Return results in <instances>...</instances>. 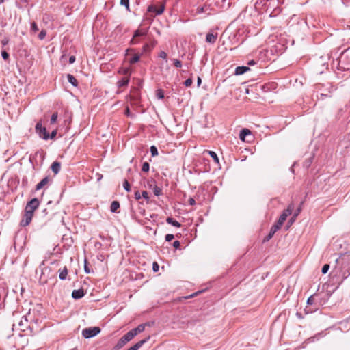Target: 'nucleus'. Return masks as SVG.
<instances>
[{"label": "nucleus", "mask_w": 350, "mask_h": 350, "mask_svg": "<svg viewBox=\"0 0 350 350\" xmlns=\"http://www.w3.org/2000/svg\"><path fill=\"white\" fill-rule=\"evenodd\" d=\"M134 336L133 334L129 332H128L126 334H124L122 337H121L119 340L118 341L117 344L115 346L116 350H119L121 348H122L127 342L131 341Z\"/></svg>", "instance_id": "obj_1"}, {"label": "nucleus", "mask_w": 350, "mask_h": 350, "mask_svg": "<svg viewBox=\"0 0 350 350\" xmlns=\"http://www.w3.org/2000/svg\"><path fill=\"white\" fill-rule=\"evenodd\" d=\"M100 332V329L98 327H88L82 331V336L85 338H90L96 336Z\"/></svg>", "instance_id": "obj_2"}, {"label": "nucleus", "mask_w": 350, "mask_h": 350, "mask_svg": "<svg viewBox=\"0 0 350 350\" xmlns=\"http://www.w3.org/2000/svg\"><path fill=\"white\" fill-rule=\"evenodd\" d=\"M39 204L40 201L38 198H34L31 199L29 202H27L25 206V212L33 215L34 211L38 208Z\"/></svg>", "instance_id": "obj_3"}, {"label": "nucleus", "mask_w": 350, "mask_h": 350, "mask_svg": "<svg viewBox=\"0 0 350 350\" xmlns=\"http://www.w3.org/2000/svg\"><path fill=\"white\" fill-rule=\"evenodd\" d=\"M280 228L281 226L276 223L273 225L269 234L264 238L263 242L269 241Z\"/></svg>", "instance_id": "obj_4"}, {"label": "nucleus", "mask_w": 350, "mask_h": 350, "mask_svg": "<svg viewBox=\"0 0 350 350\" xmlns=\"http://www.w3.org/2000/svg\"><path fill=\"white\" fill-rule=\"evenodd\" d=\"M35 129L39 137L41 138H42V136H45L47 133L46 128L42 126L41 122H37Z\"/></svg>", "instance_id": "obj_5"}, {"label": "nucleus", "mask_w": 350, "mask_h": 350, "mask_svg": "<svg viewBox=\"0 0 350 350\" xmlns=\"http://www.w3.org/2000/svg\"><path fill=\"white\" fill-rule=\"evenodd\" d=\"M33 215H31L30 213H27L25 212L24 217L21 221V223H20L21 226H23V227L28 226L31 221Z\"/></svg>", "instance_id": "obj_6"}, {"label": "nucleus", "mask_w": 350, "mask_h": 350, "mask_svg": "<svg viewBox=\"0 0 350 350\" xmlns=\"http://www.w3.org/2000/svg\"><path fill=\"white\" fill-rule=\"evenodd\" d=\"M18 326L20 329L22 331H25L26 329L29 327L28 325V319L27 316H23L20 321L18 322Z\"/></svg>", "instance_id": "obj_7"}, {"label": "nucleus", "mask_w": 350, "mask_h": 350, "mask_svg": "<svg viewBox=\"0 0 350 350\" xmlns=\"http://www.w3.org/2000/svg\"><path fill=\"white\" fill-rule=\"evenodd\" d=\"M150 336H148L146 338L141 340L140 341L135 343L134 345L129 348L127 350H138L144 344L149 340Z\"/></svg>", "instance_id": "obj_8"}, {"label": "nucleus", "mask_w": 350, "mask_h": 350, "mask_svg": "<svg viewBox=\"0 0 350 350\" xmlns=\"http://www.w3.org/2000/svg\"><path fill=\"white\" fill-rule=\"evenodd\" d=\"M85 295V292L83 288L74 290L72 292V297L75 299H79Z\"/></svg>", "instance_id": "obj_9"}, {"label": "nucleus", "mask_w": 350, "mask_h": 350, "mask_svg": "<svg viewBox=\"0 0 350 350\" xmlns=\"http://www.w3.org/2000/svg\"><path fill=\"white\" fill-rule=\"evenodd\" d=\"M165 7L164 5H162L159 8H157L154 5H150L148 8V12H154L156 15H160L164 12Z\"/></svg>", "instance_id": "obj_10"}, {"label": "nucleus", "mask_w": 350, "mask_h": 350, "mask_svg": "<svg viewBox=\"0 0 350 350\" xmlns=\"http://www.w3.org/2000/svg\"><path fill=\"white\" fill-rule=\"evenodd\" d=\"M250 70V68L248 66H237L235 68L234 75H243V74L245 73L246 72L249 71Z\"/></svg>", "instance_id": "obj_11"}, {"label": "nucleus", "mask_w": 350, "mask_h": 350, "mask_svg": "<svg viewBox=\"0 0 350 350\" xmlns=\"http://www.w3.org/2000/svg\"><path fill=\"white\" fill-rule=\"evenodd\" d=\"M145 325H146L145 324H140L137 327L130 330V332L135 337L138 334H139V333H141V332L144 331Z\"/></svg>", "instance_id": "obj_12"}, {"label": "nucleus", "mask_w": 350, "mask_h": 350, "mask_svg": "<svg viewBox=\"0 0 350 350\" xmlns=\"http://www.w3.org/2000/svg\"><path fill=\"white\" fill-rule=\"evenodd\" d=\"M50 179L48 176L44 177L40 183H38L36 186V191L40 190L42 189L45 185H46Z\"/></svg>", "instance_id": "obj_13"}, {"label": "nucleus", "mask_w": 350, "mask_h": 350, "mask_svg": "<svg viewBox=\"0 0 350 350\" xmlns=\"http://www.w3.org/2000/svg\"><path fill=\"white\" fill-rule=\"evenodd\" d=\"M217 38V33H208L206 36V41L210 44H214Z\"/></svg>", "instance_id": "obj_14"}, {"label": "nucleus", "mask_w": 350, "mask_h": 350, "mask_svg": "<svg viewBox=\"0 0 350 350\" xmlns=\"http://www.w3.org/2000/svg\"><path fill=\"white\" fill-rule=\"evenodd\" d=\"M51 168L52 170V171L55 174H58L59 172L60 171V169H61V164L58 161H54L51 166Z\"/></svg>", "instance_id": "obj_15"}, {"label": "nucleus", "mask_w": 350, "mask_h": 350, "mask_svg": "<svg viewBox=\"0 0 350 350\" xmlns=\"http://www.w3.org/2000/svg\"><path fill=\"white\" fill-rule=\"evenodd\" d=\"M129 77H123L118 81L117 85L118 88H122V87L126 86L129 84Z\"/></svg>", "instance_id": "obj_16"}, {"label": "nucleus", "mask_w": 350, "mask_h": 350, "mask_svg": "<svg viewBox=\"0 0 350 350\" xmlns=\"http://www.w3.org/2000/svg\"><path fill=\"white\" fill-rule=\"evenodd\" d=\"M166 222L168 224H170L174 227H177V228H179L181 226V224L180 223H179L178 221L175 220L174 219H173L172 217H167L166 219Z\"/></svg>", "instance_id": "obj_17"}, {"label": "nucleus", "mask_w": 350, "mask_h": 350, "mask_svg": "<svg viewBox=\"0 0 350 350\" xmlns=\"http://www.w3.org/2000/svg\"><path fill=\"white\" fill-rule=\"evenodd\" d=\"M120 208V203L118 201H113L110 206V211L112 213H118Z\"/></svg>", "instance_id": "obj_18"}, {"label": "nucleus", "mask_w": 350, "mask_h": 350, "mask_svg": "<svg viewBox=\"0 0 350 350\" xmlns=\"http://www.w3.org/2000/svg\"><path fill=\"white\" fill-rule=\"evenodd\" d=\"M68 81L72 84L74 87H77L78 85V81L76 78L71 74L67 75Z\"/></svg>", "instance_id": "obj_19"}, {"label": "nucleus", "mask_w": 350, "mask_h": 350, "mask_svg": "<svg viewBox=\"0 0 350 350\" xmlns=\"http://www.w3.org/2000/svg\"><path fill=\"white\" fill-rule=\"evenodd\" d=\"M251 131L247 129H243L239 133V138L242 141H245V138L247 135H250Z\"/></svg>", "instance_id": "obj_20"}, {"label": "nucleus", "mask_w": 350, "mask_h": 350, "mask_svg": "<svg viewBox=\"0 0 350 350\" xmlns=\"http://www.w3.org/2000/svg\"><path fill=\"white\" fill-rule=\"evenodd\" d=\"M293 209H294V204H293V203H291L288 206L287 208L283 211L282 214L284 215L286 217H288V215H290L292 213Z\"/></svg>", "instance_id": "obj_21"}, {"label": "nucleus", "mask_w": 350, "mask_h": 350, "mask_svg": "<svg viewBox=\"0 0 350 350\" xmlns=\"http://www.w3.org/2000/svg\"><path fill=\"white\" fill-rule=\"evenodd\" d=\"M148 30L147 29H137L133 33V38H137L139 36H146L147 34Z\"/></svg>", "instance_id": "obj_22"}, {"label": "nucleus", "mask_w": 350, "mask_h": 350, "mask_svg": "<svg viewBox=\"0 0 350 350\" xmlns=\"http://www.w3.org/2000/svg\"><path fill=\"white\" fill-rule=\"evenodd\" d=\"M269 0H256L255 3V7L256 9L261 8L267 5V3Z\"/></svg>", "instance_id": "obj_23"}, {"label": "nucleus", "mask_w": 350, "mask_h": 350, "mask_svg": "<svg viewBox=\"0 0 350 350\" xmlns=\"http://www.w3.org/2000/svg\"><path fill=\"white\" fill-rule=\"evenodd\" d=\"M57 135V130H54L51 132V134H49L48 132L46 133V134L45 135V136H42V139L44 140H48L49 139H54L55 137Z\"/></svg>", "instance_id": "obj_24"}, {"label": "nucleus", "mask_w": 350, "mask_h": 350, "mask_svg": "<svg viewBox=\"0 0 350 350\" xmlns=\"http://www.w3.org/2000/svg\"><path fill=\"white\" fill-rule=\"evenodd\" d=\"M67 275H68V269H67L66 267H64L62 270L59 271V278L60 280H64L66 278Z\"/></svg>", "instance_id": "obj_25"}, {"label": "nucleus", "mask_w": 350, "mask_h": 350, "mask_svg": "<svg viewBox=\"0 0 350 350\" xmlns=\"http://www.w3.org/2000/svg\"><path fill=\"white\" fill-rule=\"evenodd\" d=\"M27 5H28V0H19L16 3L17 7L20 9L27 7Z\"/></svg>", "instance_id": "obj_26"}, {"label": "nucleus", "mask_w": 350, "mask_h": 350, "mask_svg": "<svg viewBox=\"0 0 350 350\" xmlns=\"http://www.w3.org/2000/svg\"><path fill=\"white\" fill-rule=\"evenodd\" d=\"M140 59V55L139 54H135L131 58L129 59V62L131 64H133L137 62Z\"/></svg>", "instance_id": "obj_27"}, {"label": "nucleus", "mask_w": 350, "mask_h": 350, "mask_svg": "<svg viewBox=\"0 0 350 350\" xmlns=\"http://www.w3.org/2000/svg\"><path fill=\"white\" fill-rule=\"evenodd\" d=\"M154 194L157 196H159L162 194V189L161 187L155 185L153 188Z\"/></svg>", "instance_id": "obj_28"}, {"label": "nucleus", "mask_w": 350, "mask_h": 350, "mask_svg": "<svg viewBox=\"0 0 350 350\" xmlns=\"http://www.w3.org/2000/svg\"><path fill=\"white\" fill-rule=\"evenodd\" d=\"M286 218H287V217H286L283 214H281L278 221L276 222V224H278V225H280L282 227V224H284V222L286 219Z\"/></svg>", "instance_id": "obj_29"}, {"label": "nucleus", "mask_w": 350, "mask_h": 350, "mask_svg": "<svg viewBox=\"0 0 350 350\" xmlns=\"http://www.w3.org/2000/svg\"><path fill=\"white\" fill-rule=\"evenodd\" d=\"M208 154L213 158L214 161L217 163H219V158L217 154L213 151H208Z\"/></svg>", "instance_id": "obj_30"}, {"label": "nucleus", "mask_w": 350, "mask_h": 350, "mask_svg": "<svg viewBox=\"0 0 350 350\" xmlns=\"http://www.w3.org/2000/svg\"><path fill=\"white\" fill-rule=\"evenodd\" d=\"M150 150L152 157H155V156L158 155V150L155 146H151Z\"/></svg>", "instance_id": "obj_31"}, {"label": "nucleus", "mask_w": 350, "mask_h": 350, "mask_svg": "<svg viewBox=\"0 0 350 350\" xmlns=\"http://www.w3.org/2000/svg\"><path fill=\"white\" fill-rule=\"evenodd\" d=\"M156 96L159 99H163L164 98L163 91L161 89H159L156 92Z\"/></svg>", "instance_id": "obj_32"}, {"label": "nucleus", "mask_w": 350, "mask_h": 350, "mask_svg": "<svg viewBox=\"0 0 350 350\" xmlns=\"http://www.w3.org/2000/svg\"><path fill=\"white\" fill-rule=\"evenodd\" d=\"M57 118H58L57 112L53 113L51 117V120H50L51 124H54L55 122H56Z\"/></svg>", "instance_id": "obj_33"}, {"label": "nucleus", "mask_w": 350, "mask_h": 350, "mask_svg": "<svg viewBox=\"0 0 350 350\" xmlns=\"http://www.w3.org/2000/svg\"><path fill=\"white\" fill-rule=\"evenodd\" d=\"M149 169H150V165L148 162H144L143 164H142V170L144 172H148L149 171Z\"/></svg>", "instance_id": "obj_34"}, {"label": "nucleus", "mask_w": 350, "mask_h": 350, "mask_svg": "<svg viewBox=\"0 0 350 350\" xmlns=\"http://www.w3.org/2000/svg\"><path fill=\"white\" fill-rule=\"evenodd\" d=\"M123 187L126 191H131V186L128 180H124V182L123 183Z\"/></svg>", "instance_id": "obj_35"}, {"label": "nucleus", "mask_w": 350, "mask_h": 350, "mask_svg": "<svg viewBox=\"0 0 350 350\" xmlns=\"http://www.w3.org/2000/svg\"><path fill=\"white\" fill-rule=\"evenodd\" d=\"M329 269V265L328 264H325L322 267L321 272L323 274H325L327 273Z\"/></svg>", "instance_id": "obj_36"}, {"label": "nucleus", "mask_w": 350, "mask_h": 350, "mask_svg": "<svg viewBox=\"0 0 350 350\" xmlns=\"http://www.w3.org/2000/svg\"><path fill=\"white\" fill-rule=\"evenodd\" d=\"M1 56H2V58L5 61L9 59L10 55H9L8 53H7L5 51H1Z\"/></svg>", "instance_id": "obj_37"}, {"label": "nucleus", "mask_w": 350, "mask_h": 350, "mask_svg": "<svg viewBox=\"0 0 350 350\" xmlns=\"http://www.w3.org/2000/svg\"><path fill=\"white\" fill-rule=\"evenodd\" d=\"M120 4L126 8L127 10L129 8V0H120Z\"/></svg>", "instance_id": "obj_38"}, {"label": "nucleus", "mask_w": 350, "mask_h": 350, "mask_svg": "<svg viewBox=\"0 0 350 350\" xmlns=\"http://www.w3.org/2000/svg\"><path fill=\"white\" fill-rule=\"evenodd\" d=\"M31 29L33 32H36V31H38V29H39L38 27L37 24L35 22L31 23Z\"/></svg>", "instance_id": "obj_39"}, {"label": "nucleus", "mask_w": 350, "mask_h": 350, "mask_svg": "<svg viewBox=\"0 0 350 350\" xmlns=\"http://www.w3.org/2000/svg\"><path fill=\"white\" fill-rule=\"evenodd\" d=\"M173 62H174V65L176 68H180L182 66V63L180 60L174 59H173Z\"/></svg>", "instance_id": "obj_40"}, {"label": "nucleus", "mask_w": 350, "mask_h": 350, "mask_svg": "<svg viewBox=\"0 0 350 350\" xmlns=\"http://www.w3.org/2000/svg\"><path fill=\"white\" fill-rule=\"evenodd\" d=\"M174 238V236L172 234H167L165 235V239L166 241H171Z\"/></svg>", "instance_id": "obj_41"}, {"label": "nucleus", "mask_w": 350, "mask_h": 350, "mask_svg": "<svg viewBox=\"0 0 350 350\" xmlns=\"http://www.w3.org/2000/svg\"><path fill=\"white\" fill-rule=\"evenodd\" d=\"M46 31L42 30L40 33L38 34V38L40 40H43L46 36Z\"/></svg>", "instance_id": "obj_42"}, {"label": "nucleus", "mask_w": 350, "mask_h": 350, "mask_svg": "<svg viewBox=\"0 0 350 350\" xmlns=\"http://www.w3.org/2000/svg\"><path fill=\"white\" fill-rule=\"evenodd\" d=\"M192 84V79L191 78H189L187 79V80L185 81L184 82V85L186 86V87H189L191 86Z\"/></svg>", "instance_id": "obj_43"}, {"label": "nucleus", "mask_w": 350, "mask_h": 350, "mask_svg": "<svg viewBox=\"0 0 350 350\" xmlns=\"http://www.w3.org/2000/svg\"><path fill=\"white\" fill-rule=\"evenodd\" d=\"M314 303V299L313 296H310L307 299V304L308 305H312Z\"/></svg>", "instance_id": "obj_44"}, {"label": "nucleus", "mask_w": 350, "mask_h": 350, "mask_svg": "<svg viewBox=\"0 0 350 350\" xmlns=\"http://www.w3.org/2000/svg\"><path fill=\"white\" fill-rule=\"evenodd\" d=\"M159 266L157 262H154L152 265V270L154 272H157L159 271Z\"/></svg>", "instance_id": "obj_45"}, {"label": "nucleus", "mask_w": 350, "mask_h": 350, "mask_svg": "<svg viewBox=\"0 0 350 350\" xmlns=\"http://www.w3.org/2000/svg\"><path fill=\"white\" fill-rule=\"evenodd\" d=\"M302 204H303V202H301L300 205H301ZM301 211V206H299V207H298L297 209L294 213L293 217H297L298 216V215L300 213Z\"/></svg>", "instance_id": "obj_46"}, {"label": "nucleus", "mask_w": 350, "mask_h": 350, "mask_svg": "<svg viewBox=\"0 0 350 350\" xmlns=\"http://www.w3.org/2000/svg\"><path fill=\"white\" fill-rule=\"evenodd\" d=\"M84 271L86 273H90V269L87 266V260H85V262H84Z\"/></svg>", "instance_id": "obj_47"}, {"label": "nucleus", "mask_w": 350, "mask_h": 350, "mask_svg": "<svg viewBox=\"0 0 350 350\" xmlns=\"http://www.w3.org/2000/svg\"><path fill=\"white\" fill-rule=\"evenodd\" d=\"M149 50H150V49L148 44H146L143 46V52L146 53Z\"/></svg>", "instance_id": "obj_48"}, {"label": "nucleus", "mask_w": 350, "mask_h": 350, "mask_svg": "<svg viewBox=\"0 0 350 350\" xmlns=\"http://www.w3.org/2000/svg\"><path fill=\"white\" fill-rule=\"evenodd\" d=\"M9 42V39L8 38H4L1 40V44L5 46H6Z\"/></svg>", "instance_id": "obj_49"}, {"label": "nucleus", "mask_w": 350, "mask_h": 350, "mask_svg": "<svg viewBox=\"0 0 350 350\" xmlns=\"http://www.w3.org/2000/svg\"><path fill=\"white\" fill-rule=\"evenodd\" d=\"M142 196L144 198L148 200V193L146 191H143L142 193Z\"/></svg>", "instance_id": "obj_50"}, {"label": "nucleus", "mask_w": 350, "mask_h": 350, "mask_svg": "<svg viewBox=\"0 0 350 350\" xmlns=\"http://www.w3.org/2000/svg\"><path fill=\"white\" fill-rule=\"evenodd\" d=\"M159 57L162 59H166L167 58V53L164 51H161L159 54Z\"/></svg>", "instance_id": "obj_51"}, {"label": "nucleus", "mask_w": 350, "mask_h": 350, "mask_svg": "<svg viewBox=\"0 0 350 350\" xmlns=\"http://www.w3.org/2000/svg\"><path fill=\"white\" fill-rule=\"evenodd\" d=\"M173 247H175L176 249H178L179 247H180V241H175L174 243H173Z\"/></svg>", "instance_id": "obj_52"}, {"label": "nucleus", "mask_w": 350, "mask_h": 350, "mask_svg": "<svg viewBox=\"0 0 350 350\" xmlns=\"http://www.w3.org/2000/svg\"><path fill=\"white\" fill-rule=\"evenodd\" d=\"M188 202H189V204L191 206L196 204V201L193 198H189Z\"/></svg>", "instance_id": "obj_53"}, {"label": "nucleus", "mask_w": 350, "mask_h": 350, "mask_svg": "<svg viewBox=\"0 0 350 350\" xmlns=\"http://www.w3.org/2000/svg\"><path fill=\"white\" fill-rule=\"evenodd\" d=\"M135 198L136 200H139L141 198V195L139 191L135 192Z\"/></svg>", "instance_id": "obj_54"}, {"label": "nucleus", "mask_w": 350, "mask_h": 350, "mask_svg": "<svg viewBox=\"0 0 350 350\" xmlns=\"http://www.w3.org/2000/svg\"><path fill=\"white\" fill-rule=\"evenodd\" d=\"M341 63H342V59H340L339 62H338V69L342 70H345V68L341 65Z\"/></svg>", "instance_id": "obj_55"}, {"label": "nucleus", "mask_w": 350, "mask_h": 350, "mask_svg": "<svg viewBox=\"0 0 350 350\" xmlns=\"http://www.w3.org/2000/svg\"><path fill=\"white\" fill-rule=\"evenodd\" d=\"M125 115L127 116H132V115L130 112L129 108L128 107L125 109Z\"/></svg>", "instance_id": "obj_56"}, {"label": "nucleus", "mask_w": 350, "mask_h": 350, "mask_svg": "<svg viewBox=\"0 0 350 350\" xmlns=\"http://www.w3.org/2000/svg\"><path fill=\"white\" fill-rule=\"evenodd\" d=\"M135 38H133L130 41V44H132V45H134V44H136L138 43V42L137 40H135Z\"/></svg>", "instance_id": "obj_57"}, {"label": "nucleus", "mask_w": 350, "mask_h": 350, "mask_svg": "<svg viewBox=\"0 0 350 350\" xmlns=\"http://www.w3.org/2000/svg\"><path fill=\"white\" fill-rule=\"evenodd\" d=\"M75 61V57L72 55L69 57V63L70 64H73Z\"/></svg>", "instance_id": "obj_58"}, {"label": "nucleus", "mask_w": 350, "mask_h": 350, "mask_svg": "<svg viewBox=\"0 0 350 350\" xmlns=\"http://www.w3.org/2000/svg\"><path fill=\"white\" fill-rule=\"evenodd\" d=\"M256 64V62L254 60H250L247 63V64L250 66H253V65H255Z\"/></svg>", "instance_id": "obj_59"}, {"label": "nucleus", "mask_w": 350, "mask_h": 350, "mask_svg": "<svg viewBox=\"0 0 350 350\" xmlns=\"http://www.w3.org/2000/svg\"><path fill=\"white\" fill-rule=\"evenodd\" d=\"M201 83H202L201 78L200 77H198V80H197V85H198V87H200Z\"/></svg>", "instance_id": "obj_60"}, {"label": "nucleus", "mask_w": 350, "mask_h": 350, "mask_svg": "<svg viewBox=\"0 0 350 350\" xmlns=\"http://www.w3.org/2000/svg\"><path fill=\"white\" fill-rule=\"evenodd\" d=\"M295 219H296V217H293H293L290 219V220H289V221H288V222H289V223H291V224H293V223L295 221Z\"/></svg>", "instance_id": "obj_61"}, {"label": "nucleus", "mask_w": 350, "mask_h": 350, "mask_svg": "<svg viewBox=\"0 0 350 350\" xmlns=\"http://www.w3.org/2000/svg\"><path fill=\"white\" fill-rule=\"evenodd\" d=\"M135 51L134 49H128L126 51V55H127L129 51Z\"/></svg>", "instance_id": "obj_62"}, {"label": "nucleus", "mask_w": 350, "mask_h": 350, "mask_svg": "<svg viewBox=\"0 0 350 350\" xmlns=\"http://www.w3.org/2000/svg\"><path fill=\"white\" fill-rule=\"evenodd\" d=\"M296 315L299 317V318H302V316L300 313L299 312H297Z\"/></svg>", "instance_id": "obj_63"}, {"label": "nucleus", "mask_w": 350, "mask_h": 350, "mask_svg": "<svg viewBox=\"0 0 350 350\" xmlns=\"http://www.w3.org/2000/svg\"><path fill=\"white\" fill-rule=\"evenodd\" d=\"M4 2V0H0V4L3 3Z\"/></svg>", "instance_id": "obj_64"}]
</instances>
